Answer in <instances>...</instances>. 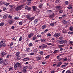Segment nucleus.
I'll list each match as a JSON object with an SVG mask.
<instances>
[{"mask_svg": "<svg viewBox=\"0 0 73 73\" xmlns=\"http://www.w3.org/2000/svg\"><path fill=\"white\" fill-rule=\"evenodd\" d=\"M29 54L30 55H34V54H35V53L31 52Z\"/></svg>", "mask_w": 73, "mask_h": 73, "instance_id": "58836bf2", "label": "nucleus"}, {"mask_svg": "<svg viewBox=\"0 0 73 73\" xmlns=\"http://www.w3.org/2000/svg\"><path fill=\"white\" fill-rule=\"evenodd\" d=\"M22 71H23V73H25V72H26V71H27V69L23 68Z\"/></svg>", "mask_w": 73, "mask_h": 73, "instance_id": "4be33fe9", "label": "nucleus"}, {"mask_svg": "<svg viewBox=\"0 0 73 73\" xmlns=\"http://www.w3.org/2000/svg\"><path fill=\"white\" fill-rule=\"evenodd\" d=\"M35 19V17H32L30 18L29 19V20L30 21H31L32 20H33Z\"/></svg>", "mask_w": 73, "mask_h": 73, "instance_id": "2eb2a0df", "label": "nucleus"}, {"mask_svg": "<svg viewBox=\"0 0 73 73\" xmlns=\"http://www.w3.org/2000/svg\"><path fill=\"white\" fill-rule=\"evenodd\" d=\"M47 45H52V44H51V43H47L46 44Z\"/></svg>", "mask_w": 73, "mask_h": 73, "instance_id": "a18cd8bd", "label": "nucleus"}, {"mask_svg": "<svg viewBox=\"0 0 73 73\" xmlns=\"http://www.w3.org/2000/svg\"><path fill=\"white\" fill-rule=\"evenodd\" d=\"M53 36L54 37L57 38V37H58L60 36V33H56L54 34Z\"/></svg>", "mask_w": 73, "mask_h": 73, "instance_id": "423d86ee", "label": "nucleus"}, {"mask_svg": "<svg viewBox=\"0 0 73 73\" xmlns=\"http://www.w3.org/2000/svg\"><path fill=\"white\" fill-rule=\"evenodd\" d=\"M65 3L66 5H68L69 4V1H66L65 2Z\"/></svg>", "mask_w": 73, "mask_h": 73, "instance_id": "473e14b6", "label": "nucleus"}, {"mask_svg": "<svg viewBox=\"0 0 73 73\" xmlns=\"http://www.w3.org/2000/svg\"><path fill=\"white\" fill-rule=\"evenodd\" d=\"M46 28V25H43L41 27V28L43 29H45Z\"/></svg>", "mask_w": 73, "mask_h": 73, "instance_id": "f3484780", "label": "nucleus"}, {"mask_svg": "<svg viewBox=\"0 0 73 73\" xmlns=\"http://www.w3.org/2000/svg\"><path fill=\"white\" fill-rule=\"evenodd\" d=\"M39 54L41 55H42L44 54V52L42 51H41L39 52Z\"/></svg>", "mask_w": 73, "mask_h": 73, "instance_id": "bb28decb", "label": "nucleus"}, {"mask_svg": "<svg viewBox=\"0 0 73 73\" xmlns=\"http://www.w3.org/2000/svg\"><path fill=\"white\" fill-rule=\"evenodd\" d=\"M31 9V7H29L28 8V9H27V10H28V11H30Z\"/></svg>", "mask_w": 73, "mask_h": 73, "instance_id": "c03bdc74", "label": "nucleus"}, {"mask_svg": "<svg viewBox=\"0 0 73 73\" xmlns=\"http://www.w3.org/2000/svg\"><path fill=\"white\" fill-rule=\"evenodd\" d=\"M8 18H9V19H12V16L9 15L8 16Z\"/></svg>", "mask_w": 73, "mask_h": 73, "instance_id": "a19ab883", "label": "nucleus"}, {"mask_svg": "<svg viewBox=\"0 0 73 73\" xmlns=\"http://www.w3.org/2000/svg\"><path fill=\"white\" fill-rule=\"evenodd\" d=\"M6 46V44L4 43H3V41L2 40L0 42V48L1 47H5Z\"/></svg>", "mask_w": 73, "mask_h": 73, "instance_id": "f03ea898", "label": "nucleus"}, {"mask_svg": "<svg viewBox=\"0 0 73 73\" xmlns=\"http://www.w3.org/2000/svg\"><path fill=\"white\" fill-rule=\"evenodd\" d=\"M48 11L49 13H50V12H52V10H48Z\"/></svg>", "mask_w": 73, "mask_h": 73, "instance_id": "e2e57ef3", "label": "nucleus"}, {"mask_svg": "<svg viewBox=\"0 0 73 73\" xmlns=\"http://www.w3.org/2000/svg\"><path fill=\"white\" fill-rule=\"evenodd\" d=\"M40 41L41 42H45L46 41V39L45 38H43L40 40Z\"/></svg>", "mask_w": 73, "mask_h": 73, "instance_id": "a211bd4d", "label": "nucleus"}, {"mask_svg": "<svg viewBox=\"0 0 73 73\" xmlns=\"http://www.w3.org/2000/svg\"><path fill=\"white\" fill-rule=\"evenodd\" d=\"M56 9H58V10H60V9H61V7L60 6H57L56 7Z\"/></svg>", "mask_w": 73, "mask_h": 73, "instance_id": "f8f14e48", "label": "nucleus"}, {"mask_svg": "<svg viewBox=\"0 0 73 73\" xmlns=\"http://www.w3.org/2000/svg\"><path fill=\"white\" fill-rule=\"evenodd\" d=\"M69 43L70 44H71V45H73V42L71 41H70Z\"/></svg>", "mask_w": 73, "mask_h": 73, "instance_id": "f704fd0d", "label": "nucleus"}, {"mask_svg": "<svg viewBox=\"0 0 73 73\" xmlns=\"http://www.w3.org/2000/svg\"><path fill=\"white\" fill-rule=\"evenodd\" d=\"M7 53L4 52H2L1 54V56L2 57H4V56L6 55Z\"/></svg>", "mask_w": 73, "mask_h": 73, "instance_id": "1a4fd4ad", "label": "nucleus"}, {"mask_svg": "<svg viewBox=\"0 0 73 73\" xmlns=\"http://www.w3.org/2000/svg\"><path fill=\"white\" fill-rule=\"evenodd\" d=\"M37 39V37L36 36H34L33 37V40H36Z\"/></svg>", "mask_w": 73, "mask_h": 73, "instance_id": "cd10ccee", "label": "nucleus"}, {"mask_svg": "<svg viewBox=\"0 0 73 73\" xmlns=\"http://www.w3.org/2000/svg\"><path fill=\"white\" fill-rule=\"evenodd\" d=\"M3 63V66L6 65L8 64V63L7 62V60H5L4 61V59L2 58H0V64H1Z\"/></svg>", "mask_w": 73, "mask_h": 73, "instance_id": "f257e3e1", "label": "nucleus"}, {"mask_svg": "<svg viewBox=\"0 0 73 73\" xmlns=\"http://www.w3.org/2000/svg\"><path fill=\"white\" fill-rule=\"evenodd\" d=\"M23 68H24L25 69H27L28 68V66H25Z\"/></svg>", "mask_w": 73, "mask_h": 73, "instance_id": "13d9d810", "label": "nucleus"}, {"mask_svg": "<svg viewBox=\"0 0 73 73\" xmlns=\"http://www.w3.org/2000/svg\"><path fill=\"white\" fill-rule=\"evenodd\" d=\"M46 47H47V45L45 44H44L41 46H40L39 48H40L41 49H45Z\"/></svg>", "mask_w": 73, "mask_h": 73, "instance_id": "7ed1b4c3", "label": "nucleus"}, {"mask_svg": "<svg viewBox=\"0 0 73 73\" xmlns=\"http://www.w3.org/2000/svg\"><path fill=\"white\" fill-rule=\"evenodd\" d=\"M69 29L71 31H72L73 29V27L71 26L69 28Z\"/></svg>", "mask_w": 73, "mask_h": 73, "instance_id": "2f4dec72", "label": "nucleus"}, {"mask_svg": "<svg viewBox=\"0 0 73 73\" xmlns=\"http://www.w3.org/2000/svg\"><path fill=\"white\" fill-rule=\"evenodd\" d=\"M37 37H41V36L40 35H37Z\"/></svg>", "mask_w": 73, "mask_h": 73, "instance_id": "8fccbe9b", "label": "nucleus"}, {"mask_svg": "<svg viewBox=\"0 0 73 73\" xmlns=\"http://www.w3.org/2000/svg\"><path fill=\"white\" fill-rule=\"evenodd\" d=\"M63 33H66V31L65 30H63Z\"/></svg>", "mask_w": 73, "mask_h": 73, "instance_id": "79ce46f5", "label": "nucleus"}, {"mask_svg": "<svg viewBox=\"0 0 73 73\" xmlns=\"http://www.w3.org/2000/svg\"><path fill=\"white\" fill-rule=\"evenodd\" d=\"M59 40H62L63 39V37H60L59 38Z\"/></svg>", "mask_w": 73, "mask_h": 73, "instance_id": "052dcab7", "label": "nucleus"}, {"mask_svg": "<svg viewBox=\"0 0 73 73\" xmlns=\"http://www.w3.org/2000/svg\"><path fill=\"white\" fill-rule=\"evenodd\" d=\"M20 54V52H18L16 53V54H15V55L16 56H19Z\"/></svg>", "mask_w": 73, "mask_h": 73, "instance_id": "412c9836", "label": "nucleus"}, {"mask_svg": "<svg viewBox=\"0 0 73 73\" xmlns=\"http://www.w3.org/2000/svg\"><path fill=\"white\" fill-rule=\"evenodd\" d=\"M50 57V55H47L45 57V58L46 59H47V58H49Z\"/></svg>", "mask_w": 73, "mask_h": 73, "instance_id": "c85d7f7f", "label": "nucleus"}, {"mask_svg": "<svg viewBox=\"0 0 73 73\" xmlns=\"http://www.w3.org/2000/svg\"><path fill=\"white\" fill-rule=\"evenodd\" d=\"M7 16H8V15H4L3 17V19H4V20H5V19H6V18L7 17Z\"/></svg>", "mask_w": 73, "mask_h": 73, "instance_id": "aec40b11", "label": "nucleus"}, {"mask_svg": "<svg viewBox=\"0 0 73 73\" xmlns=\"http://www.w3.org/2000/svg\"><path fill=\"white\" fill-rule=\"evenodd\" d=\"M68 60V58H65L63 60V62H66Z\"/></svg>", "mask_w": 73, "mask_h": 73, "instance_id": "a878e982", "label": "nucleus"}, {"mask_svg": "<svg viewBox=\"0 0 73 73\" xmlns=\"http://www.w3.org/2000/svg\"><path fill=\"white\" fill-rule=\"evenodd\" d=\"M4 25V23L3 22H2L0 23V27H2Z\"/></svg>", "mask_w": 73, "mask_h": 73, "instance_id": "6ab92c4d", "label": "nucleus"}, {"mask_svg": "<svg viewBox=\"0 0 73 73\" xmlns=\"http://www.w3.org/2000/svg\"><path fill=\"white\" fill-rule=\"evenodd\" d=\"M59 13H62L63 12V10H60L59 11Z\"/></svg>", "mask_w": 73, "mask_h": 73, "instance_id": "ea45409f", "label": "nucleus"}, {"mask_svg": "<svg viewBox=\"0 0 73 73\" xmlns=\"http://www.w3.org/2000/svg\"><path fill=\"white\" fill-rule=\"evenodd\" d=\"M54 72H55L54 71L52 70V71H51V73H54Z\"/></svg>", "mask_w": 73, "mask_h": 73, "instance_id": "774afa93", "label": "nucleus"}, {"mask_svg": "<svg viewBox=\"0 0 73 73\" xmlns=\"http://www.w3.org/2000/svg\"><path fill=\"white\" fill-rule=\"evenodd\" d=\"M63 46V45H58V47L59 48H61V47H62Z\"/></svg>", "mask_w": 73, "mask_h": 73, "instance_id": "37998d69", "label": "nucleus"}, {"mask_svg": "<svg viewBox=\"0 0 73 73\" xmlns=\"http://www.w3.org/2000/svg\"><path fill=\"white\" fill-rule=\"evenodd\" d=\"M47 36H51V35L49 33L47 34Z\"/></svg>", "mask_w": 73, "mask_h": 73, "instance_id": "5fc2aeb1", "label": "nucleus"}, {"mask_svg": "<svg viewBox=\"0 0 73 73\" xmlns=\"http://www.w3.org/2000/svg\"><path fill=\"white\" fill-rule=\"evenodd\" d=\"M33 33H31L28 34V37L30 38H31L32 36H33Z\"/></svg>", "mask_w": 73, "mask_h": 73, "instance_id": "0eeeda50", "label": "nucleus"}, {"mask_svg": "<svg viewBox=\"0 0 73 73\" xmlns=\"http://www.w3.org/2000/svg\"><path fill=\"white\" fill-rule=\"evenodd\" d=\"M19 24L20 25H23V22L21 21L19 22Z\"/></svg>", "mask_w": 73, "mask_h": 73, "instance_id": "4c0bfd02", "label": "nucleus"}, {"mask_svg": "<svg viewBox=\"0 0 73 73\" xmlns=\"http://www.w3.org/2000/svg\"><path fill=\"white\" fill-rule=\"evenodd\" d=\"M37 21H38V19H36L35 20L34 22L35 23H37Z\"/></svg>", "mask_w": 73, "mask_h": 73, "instance_id": "72a5a7b5", "label": "nucleus"}, {"mask_svg": "<svg viewBox=\"0 0 73 73\" xmlns=\"http://www.w3.org/2000/svg\"><path fill=\"white\" fill-rule=\"evenodd\" d=\"M61 67L62 68H65L66 67V65H62L61 66Z\"/></svg>", "mask_w": 73, "mask_h": 73, "instance_id": "49530a36", "label": "nucleus"}, {"mask_svg": "<svg viewBox=\"0 0 73 73\" xmlns=\"http://www.w3.org/2000/svg\"><path fill=\"white\" fill-rule=\"evenodd\" d=\"M66 42H67V41L66 40H62L59 41L60 44H64V45L66 44Z\"/></svg>", "mask_w": 73, "mask_h": 73, "instance_id": "20e7f679", "label": "nucleus"}, {"mask_svg": "<svg viewBox=\"0 0 73 73\" xmlns=\"http://www.w3.org/2000/svg\"><path fill=\"white\" fill-rule=\"evenodd\" d=\"M22 8H23V6L21 5L17 7L15 9L16 11H18L21 10Z\"/></svg>", "mask_w": 73, "mask_h": 73, "instance_id": "39448f33", "label": "nucleus"}, {"mask_svg": "<svg viewBox=\"0 0 73 73\" xmlns=\"http://www.w3.org/2000/svg\"><path fill=\"white\" fill-rule=\"evenodd\" d=\"M16 59L17 60H21V57L19 56H18L16 58Z\"/></svg>", "mask_w": 73, "mask_h": 73, "instance_id": "5701e85b", "label": "nucleus"}, {"mask_svg": "<svg viewBox=\"0 0 73 73\" xmlns=\"http://www.w3.org/2000/svg\"><path fill=\"white\" fill-rule=\"evenodd\" d=\"M9 56H10V55L8 54L7 57H6V58H9Z\"/></svg>", "mask_w": 73, "mask_h": 73, "instance_id": "0e129e2a", "label": "nucleus"}, {"mask_svg": "<svg viewBox=\"0 0 73 73\" xmlns=\"http://www.w3.org/2000/svg\"><path fill=\"white\" fill-rule=\"evenodd\" d=\"M29 7H28V6L26 7L25 8V9H26V10Z\"/></svg>", "mask_w": 73, "mask_h": 73, "instance_id": "338daca9", "label": "nucleus"}, {"mask_svg": "<svg viewBox=\"0 0 73 73\" xmlns=\"http://www.w3.org/2000/svg\"><path fill=\"white\" fill-rule=\"evenodd\" d=\"M59 1H60V0H56L55 1V3H58Z\"/></svg>", "mask_w": 73, "mask_h": 73, "instance_id": "3c124183", "label": "nucleus"}, {"mask_svg": "<svg viewBox=\"0 0 73 73\" xmlns=\"http://www.w3.org/2000/svg\"><path fill=\"white\" fill-rule=\"evenodd\" d=\"M42 64L43 65H45V64H46V62H42Z\"/></svg>", "mask_w": 73, "mask_h": 73, "instance_id": "680f3d73", "label": "nucleus"}, {"mask_svg": "<svg viewBox=\"0 0 73 73\" xmlns=\"http://www.w3.org/2000/svg\"><path fill=\"white\" fill-rule=\"evenodd\" d=\"M33 11H36V6H34L33 7Z\"/></svg>", "mask_w": 73, "mask_h": 73, "instance_id": "b1692460", "label": "nucleus"}, {"mask_svg": "<svg viewBox=\"0 0 73 73\" xmlns=\"http://www.w3.org/2000/svg\"><path fill=\"white\" fill-rule=\"evenodd\" d=\"M54 25V23H51L50 24V26H52V27H53Z\"/></svg>", "mask_w": 73, "mask_h": 73, "instance_id": "e433bc0d", "label": "nucleus"}, {"mask_svg": "<svg viewBox=\"0 0 73 73\" xmlns=\"http://www.w3.org/2000/svg\"><path fill=\"white\" fill-rule=\"evenodd\" d=\"M8 23L10 25L12 24L13 23V21L11 20H9L7 21Z\"/></svg>", "mask_w": 73, "mask_h": 73, "instance_id": "9b49d317", "label": "nucleus"}, {"mask_svg": "<svg viewBox=\"0 0 73 73\" xmlns=\"http://www.w3.org/2000/svg\"><path fill=\"white\" fill-rule=\"evenodd\" d=\"M22 38H23V37L22 36H20L19 39V41H21L22 40Z\"/></svg>", "mask_w": 73, "mask_h": 73, "instance_id": "c756f323", "label": "nucleus"}, {"mask_svg": "<svg viewBox=\"0 0 73 73\" xmlns=\"http://www.w3.org/2000/svg\"><path fill=\"white\" fill-rule=\"evenodd\" d=\"M12 67H10L9 68V71H11V70H12Z\"/></svg>", "mask_w": 73, "mask_h": 73, "instance_id": "6e6d98bb", "label": "nucleus"}, {"mask_svg": "<svg viewBox=\"0 0 73 73\" xmlns=\"http://www.w3.org/2000/svg\"><path fill=\"white\" fill-rule=\"evenodd\" d=\"M31 16L30 15H27V19H30Z\"/></svg>", "mask_w": 73, "mask_h": 73, "instance_id": "393cba45", "label": "nucleus"}, {"mask_svg": "<svg viewBox=\"0 0 73 73\" xmlns=\"http://www.w3.org/2000/svg\"><path fill=\"white\" fill-rule=\"evenodd\" d=\"M66 15H62V17L63 18L66 17Z\"/></svg>", "mask_w": 73, "mask_h": 73, "instance_id": "4d7b16f0", "label": "nucleus"}, {"mask_svg": "<svg viewBox=\"0 0 73 73\" xmlns=\"http://www.w3.org/2000/svg\"><path fill=\"white\" fill-rule=\"evenodd\" d=\"M5 4L6 5V6H8V5L9 4H10V3H6Z\"/></svg>", "mask_w": 73, "mask_h": 73, "instance_id": "69168bd1", "label": "nucleus"}, {"mask_svg": "<svg viewBox=\"0 0 73 73\" xmlns=\"http://www.w3.org/2000/svg\"><path fill=\"white\" fill-rule=\"evenodd\" d=\"M15 64L18 67L19 66H20V65H21V63L19 62H17Z\"/></svg>", "mask_w": 73, "mask_h": 73, "instance_id": "ddd939ff", "label": "nucleus"}, {"mask_svg": "<svg viewBox=\"0 0 73 73\" xmlns=\"http://www.w3.org/2000/svg\"><path fill=\"white\" fill-rule=\"evenodd\" d=\"M42 58H41V57L40 56H38L36 57V59L38 61L40 60Z\"/></svg>", "mask_w": 73, "mask_h": 73, "instance_id": "6e6552de", "label": "nucleus"}, {"mask_svg": "<svg viewBox=\"0 0 73 73\" xmlns=\"http://www.w3.org/2000/svg\"><path fill=\"white\" fill-rule=\"evenodd\" d=\"M68 33L69 35H72L73 34V32H69Z\"/></svg>", "mask_w": 73, "mask_h": 73, "instance_id": "7c9ffc66", "label": "nucleus"}, {"mask_svg": "<svg viewBox=\"0 0 73 73\" xmlns=\"http://www.w3.org/2000/svg\"><path fill=\"white\" fill-rule=\"evenodd\" d=\"M3 11H6L7 10V8L5 7H4L3 8Z\"/></svg>", "mask_w": 73, "mask_h": 73, "instance_id": "864d4df0", "label": "nucleus"}, {"mask_svg": "<svg viewBox=\"0 0 73 73\" xmlns=\"http://www.w3.org/2000/svg\"><path fill=\"white\" fill-rule=\"evenodd\" d=\"M11 29H15V27L14 26H12L10 28Z\"/></svg>", "mask_w": 73, "mask_h": 73, "instance_id": "de8ad7c7", "label": "nucleus"}, {"mask_svg": "<svg viewBox=\"0 0 73 73\" xmlns=\"http://www.w3.org/2000/svg\"><path fill=\"white\" fill-rule=\"evenodd\" d=\"M12 41H13L14 40L15 41H16V39L15 38H13L12 39Z\"/></svg>", "mask_w": 73, "mask_h": 73, "instance_id": "bf43d9fd", "label": "nucleus"}, {"mask_svg": "<svg viewBox=\"0 0 73 73\" xmlns=\"http://www.w3.org/2000/svg\"><path fill=\"white\" fill-rule=\"evenodd\" d=\"M18 67H19L18 66L15 64L14 67V70H17L18 68Z\"/></svg>", "mask_w": 73, "mask_h": 73, "instance_id": "4468645a", "label": "nucleus"}, {"mask_svg": "<svg viewBox=\"0 0 73 73\" xmlns=\"http://www.w3.org/2000/svg\"><path fill=\"white\" fill-rule=\"evenodd\" d=\"M58 52V50H55L54 52V54H56V53H57V52Z\"/></svg>", "mask_w": 73, "mask_h": 73, "instance_id": "c9c22d12", "label": "nucleus"}, {"mask_svg": "<svg viewBox=\"0 0 73 73\" xmlns=\"http://www.w3.org/2000/svg\"><path fill=\"white\" fill-rule=\"evenodd\" d=\"M54 13L52 14L51 15L49 16V18L50 19H51V18H52V17H54Z\"/></svg>", "mask_w": 73, "mask_h": 73, "instance_id": "dca6fc26", "label": "nucleus"}, {"mask_svg": "<svg viewBox=\"0 0 73 73\" xmlns=\"http://www.w3.org/2000/svg\"><path fill=\"white\" fill-rule=\"evenodd\" d=\"M62 64V62H59L57 64V67H60V65H61Z\"/></svg>", "mask_w": 73, "mask_h": 73, "instance_id": "9d476101", "label": "nucleus"}, {"mask_svg": "<svg viewBox=\"0 0 73 73\" xmlns=\"http://www.w3.org/2000/svg\"><path fill=\"white\" fill-rule=\"evenodd\" d=\"M33 45V44L32 43H30L29 44V46H32Z\"/></svg>", "mask_w": 73, "mask_h": 73, "instance_id": "603ef678", "label": "nucleus"}, {"mask_svg": "<svg viewBox=\"0 0 73 73\" xmlns=\"http://www.w3.org/2000/svg\"><path fill=\"white\" fill-rule=\"evenodd\" d=\"M48 29H46L45 30H44V32L45 33H46L47 32H48Z\"/></svg>", "mask_w": 73, "mask_h": 73, "instance_id": "09e8293b", "label": "nucleus"}]
</instances>
